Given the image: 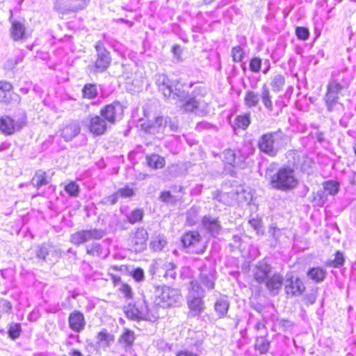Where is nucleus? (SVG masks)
<instances>
[{"label":"nucleus","instance_id":"nucleus-29","mask_svg":"<svg viewBox=\"0 0 356 356\" xmlns=\"http://www.w3.org/2000/svg\"><path fill=\"white\" fill-rule=\"evenodd\" d=\"M114 341V336L107 332L106 330H102L97 337V342L102 348H108Z\"/></svg>","mask_w":356,"mask_h":356},{"label":"nucleus","instance_id":"nucleus-42","mask_svg":"<svg viewBox=\"0 0 356 356\" xmlns=\"http://www.w3.org/2000/svg\"><path fill=\"white\" fill-rule=\"evenodd\" d=\"M245 56V51L242 45H236L232 49V57L234 62H241Z\"/></svg>","mask_w":356,"mask_h":356},{"label":"nucleus","instance_id":"nucleus-46","mask_svg":"<svg viewBox=\"0 0 356 356\" xmlns=\"http://www.w3.org/2000/svg\"><path fill=\"white\" fill-rule=\"evenodd\" d=\"M117 192L119 197L122 198H131L136 194L135 189L129 185H125L124 187L119 188Z\"/></svg>","mask_w":356,"mask_h":356},{"label":"nucleus","instance_id":"nucleus-35","mask_svg":"<svg viewBox=\"0 0 356 356\" xmlns=\"http://www.w3.org/2000/svg\"><path fill=\"white\" fill-rule=\"evenodd\" d=\"M327 200V193L323 190H318L312 194V203L314 206L323 207Z\"/></svg>","mask_w":356,"mask_h":356},{"label":"nucleus","instance_id":"nucleus-2","mask_svg":"<svg viewBox=\"0 0 356 356\" xmlns=\"http://www.w3.org/2000/svg\"><path fill=\"white\" fill-rule=\"evenodd\" d=\"M156 85L163 96L168 99H181L185 97L184 84L179 80H170L165 74H159L155 78Z\"/></svg>","mask_w":356,"mask_h":356},{"label":"nucleus","instance_id":"nucleus-41","mask_svg":"<svg viewBox=\"0 0 356 356\" xmlns=\"http://www.w3.org/2000/svg\"><path fill=\"white\" fill-rule=\"evenodd\" d=\"M250 124V113H245L236 117L235 120V125L243 130L246 129Z\"/></svg>","mask_w":356,"mask_h":356},{"label":"nucleus","instance_id":"nucleus-47","mask_svg":"<svg viewBox=\"0 0 356 356\" xmlns=\"http://www.w3.org/2000/svg\"><path fill=\"white\" fill-rule=\"evenodd\" d=\"M176 268H177V266L173 264V263H167L165 265V277L167 280H170L172 281H173L175 277H176V275H177V273H176Z\"/></svg>","mask_w":356,"mask_h":356},{"label":"nucleus","instance_id":"nucleus-50","mask_svg":"<svg viewBox=\"0 0 356 356\" xmlns=\"http://www.w3.org/2000/svg\"><path fill=\"white\" fill-rule=\"evenodd\" d=\"M21 331L22 329L19 323H12L8 328V335L11 339H15L19 337Z\"/></svg>","mask_w":356,"mask_h":356},{"label":"nucleus","instance_id":"nucleus-51","mask_svg":"<svg viewBox=\"0 0 356 356\" xmlns=\"http://www.w3.org/2000/svg\"><path fill=\"white\" fill-rule=\"evenodd\" d=\"M204 291L196 281L191 282V291L189 294H194L196 297L203 298Z\"/></svg>","mask_w":356,"mask_h":356},{"label":"nucleus","instance_id":"nucleus-19","mask_svg":"<svg viewBox=\"0 0 356 356\" xmlns=\"http://www.w3.org/2000/svg\"><path fill=\"white\" fill-rule=\"evenodd\" d=\"M81 127L79 122L72 121L65 124L60 130V136L65 141H71L80 133Z\"/></svg>","mask_w":356,"mask_h":356},{"label":"nucleus","instance_id":"nucleus-45","mask_svg":"<svg viewBox=\"0 0 356 356\" xmlns=\"http://www.w3.org/2000/svg\"><path fill=\"white\" fill-rule=\"evenodd\" d=\"M286 44L278 43L271 54V58L274 62L280 60L285 54Z\"/></svg>","mask_w":356,"mask_h":356},{"label":"nucleus","instance_id":"nucleus-17","mask_svg":"<svg viewBox=\"0 0 356 356\" xmlns=\"http://www.w3.org/2000/svg\"><path fill=\"white\" fill-rule=\"evenodd\" d=\"M284 278L280 273H275L270 275L264 283L271 296H277L283 285Z\"/></svg>","mask_w":356,"mask_h":356},{"label":"nucleus","instance_id":"nucleus-60","mask_svg":"<svg viewBox=\"0 0 356 356\" xmlns=\"http://www.w3.org/2000/svg\"><path fill=\"white\" fill-rule=\"evenodd\" d=\"M119 197H120L118 195V192L116 191L115 193L111 194V195L104 197L103 200V202L104 204H115L118 202Z\"/></svg>","mask_w":356,"mask_h":356},{"label":"nucleus","instance_id":"nucleus-37","mask_svg":"<svg viewBox=\"0 0 356 356\" xmlns=\"http://www.w3.org/2000/svg\"><path fill=\"white\" fill-rule=\"evenodd\" d=\"M83 97L92 99L97 96L98 92L95 84L87 83L82 88Z\"/></svg>","mask_w":356,"mask_h":356},{"label":"nucleus","instance_id":"nucleus-43","mask_svg":"<svg viewBox=\"0 0 356 356\" xmlns=\"http://www.w3.org/2000/svg\"><path fill=\"white\" fill-rule=\"evenodd\" d=\"M65 192L72 197H76L79 194V186L75 181H70L64 186Z\"/></svg>","mask_w":356,"mask_h":356},{"label":"nucleus","instance_id":"nucleus-14","mask_svg":"<svg viewBox=\"0 0 356 356\" xmlns=\"http://www.w3.org/2000/svg\"><path fill=\"white\" fill-rule=\"evenodd\" d=\"M168 123V118L157 116L154 120L142 122L140 127L146 133L156 134L163 132Z\"/></svg>","mask_w":356,"mask_h":356},{"label":"nucleus","instance_id":"nucleus-56","mask_svg":"<svg viewBox=\"0 0 356 356\" xmlns=\"http://www.w3.org/2000/svg\"><path fill=\"white\" fill-rule=\"evenodd\" d=\"M344 257L341 252H337L335 254V258L331 261L332 266L334 268H339L343 265Z\"/></svg>","mask_w":356,"mask_h":356},{"label":"nucleus","instance_id":"nucleus-24","mask_svg":"<svg viewBox=\"0 0 356 356\" xmlns=\"http://www.w3.org/2000/svg\"><path fill=\"white\" fill-rule=\"evenodd\" d=\"M135 339L134 332L129 329H125L119 337L118 342L127 352L131 348Z\"/></svg>","mask_w":356,"mask_h":356},{"label":"nucleus","instance_id":"nucleus-59","mask_svg":"<svg viewBox=\"0 0 356 356\" xmlns=\"http://www.w3.org/2000/svg\"><path fill=\"white\" fill-rule=\"evenodd\" d=\"M131 275L136 282H140L144 279V270L138 268L132 271Z\"/></svg>","mask_w":356,"mask_h":356},{"label":"nucleus","instance_id":"nucleus-34","mask_svg":"<svg viewBox=\"0 0 356 356\" xmlns=\"http://www.w3.org/2000/svg\"><path fill=\"white\" fill-rule=\"evenodd\" d=\"M259 95L252 91L248 90L245 92L244 97V104L248 108L256 107L259 104Z\"/></svg>","mask_w":356,"mask_h":356},{"label":"nucleus","instance_id":"nucleus-33","mask_svg":"<svg viewBox=\"0 0 356 356\" xmlns=\"http://www.w3.org/2000/svg\"><path fill=\"white\" fill-rule=\"evenodd\" d=\"M326 275V271L319 267L312 268L307 272L308 277L316 283L323 281Z\"/></svg>","mask_w":356,"mask_h":356},{"label":"nucleus","instance_id":"nucleus-8","mask_svg":"<svg viewBox=\"0 0 356 356\" xmlns=\"http://www.w3.org/2000/svg\"><path fill=\"white\" fill-rule=\"evenodd\" d=\"M106 234V232L102 229H81L70 235V241L75 245H80L91 240H99Z\"/></svg>","mask_w":356,"mask_h":356},{"label":"nucleus","instance_id":"nucleus-20","mask_svg":"<svg viewBox=\"0 0 356 356\" xmlns=\"http://www.w3.org/2000/svg\"><path fill=\"white\" fill-rule=\"evenodd\" d=\"M70 328L75 332H81L86 325L83 314L79 311L72 312L68 317Z\"/></svg>","mask_w":356,"mask_h":356},{"label":"nucleus","instance_id":"nucleus-57","mask_svg":"<svg viewBox=\"0 0 356 356\" xmlns=\"http://www.w3.org/2000/svg\"><path fill=\"white\" fill-rule=\"evenodd\" d=\"M249 224L259 233L262 227V221L259 218H252L249 220Z\"/></svg>","mask_w":356,"mask_h":356},{"label":"nucleus","instance_id":"nucleus-28","mask_svg":"<svg viewBox=\"0 0 356 356\" xmlns=\"http://www.w3.org/2000/svg\"><path fill=\"white\" fill-rule=\"evenodd\" d=\"M259 98H261L264 107L268 111H273V106L272 102V96L266 83L264 84L261 88V94L259 95Z\"/></svg>","mask_w":356,"mask_h":356},{"label":"nucleus","instance_id":"nucleus-38","mask_svg":"<svg viewBox=\"0 0 356 356\" xmlns=\"http://www.w3.org/2000/svg\"><path fill=\"white\" fill-rule=\"evenodd\" d=\"M167 241L163 236H156L150 243V248L155 252L161 251L166 245Z\"/></svg>","mask_w":356,"mask_h":356},{"label":"nucleus","instance_id":"nucleus-3","mask_svg":"<svg viewBox=\"0 0 356 356\" xmlns=\"http://www.w3.org/2000/svg\"><path fill=\"white\" fill-rule=\"evenodd\" d=\"M298 184L294 170L289 166L280 168L270 179L273 188L284 191L295 188Z\"/></svg>","mask_w":356,"mask_h":356},{"label":"nucleus","instance_id":"nucleus-32","mask_svg":"<svg viewBox=\"0 0 356 356\" xmlns=\"http://www.w3.org/2000/svg\"><path fill=\"white\" fill-rule=\"evenodd\" d=\"M147 162L150 168L154 169H161L165 166V159L159 154H152L147 156Z\"/></svg>","mask_w":356,"mask_h":356},{"label":"nucleus","instance_id":"nucleus-7","mask_svg":"<svg viewBox=\"0 0 356 356\" xmlns=\"http://www.w3.org/2000/svg\"><path fill=\"white\" fill-rule=\"evenodd\" d=\"M124 312L128 318L134 321H154L159 318L157 314L150 312L145 300L138 305L129 304L124 307Z\"/></svg>","mask_w":356,"mask_h":356},{"label":"nucleus","instance_id":"nucleus-15","mask_svg":"<svg viewBox=\"0 0 356 356\" xmlns=\"http://www.w3.org/2000/svg\"><path fill=\"white\" fill-rule=\"evenodd\" d=\"M106 120L100 115H89L88 117V127L90 133L95 136L104 134L108 127Z\"/></svg>","mask_w":356,"mask_h":356},{"label":"nucleus","instance_id":"nucleus-61","mask_svg":"<svg viewBox=\"0 0 356 356\" xmlns=\"http://www.w3.org/2000/svg\"><path fill=\"white\" fill-rule=\"evenodd\" d=\"M120 291L124 295L125 297L131 298L132 289L128 284H123L120 288Z\"/></svg>","mask_w":356,"mask_h":356},{"label":"nucleus","instance_id":"nucleus-48","mask_svg":"<svg viewBox=\"0 0 356 356\" xmlns=\"http://www.w3.org/2000/svg\"><path fill=\"white\" fill-rule=\"evenodd\" d=\"M143 217V211L139 209H134L127 216L128 221L131 224L140 221Z\"/></svg>","mask_w":356,"mask_h":356},{"label":"nucleus","instance_id":"nucleus-9","mask_svg":"<svg viewBox=\"0 0 356 356\" xmlns=\"http://www.w3.org/2000/svg\"><path fill=\"white\" fill-rule=\"evenodd\" d=\"M100 115L109 124H115L122 118L124 106L118 101L113 102L103 107L100 110Z\"/></svg>","mask_w":356,"mask_h":356},{"label":"nucleus","instance_id":"nucleus-16","mask_svg":"<svg viewBox=\"0 0 356 356\" xmlns=\"http://www.w3.org/2000/svg\"><path fill=\"white\" fill-rule=\"evenodd\" d=\"M179 101V108L185 113H197L198 108L201 106L200 99L195 97L193 93L188 95L185 91V97Z\"/></svg>","mask_w":356,"mask_h":356},{"label":"nucleus","instance_id":"nucleus-10","mask_svg":"<svg viewBox=\"0 0 356 356\" xmlns=\"http://www.w3.org/2000/svg\"><path fill=\"white\" fill-rule=\"evenodd\" d=\"M181 242L189 252L196 254H202L204 252L205 245L197 232L191 231L185 233L181 237Z\"/></svg>","mask_w":356,"mask_h":356},{"label":"nucleus","instance_id":"nucleus-63","mask_svg":"<svg viewBox=\"0 0 356 356\" xmlns=\"http://www.w3.org/2000/svg\"><path fill=\"white\" fill-rule=\"evenodd\" d=\"M177 356H197V355L188 350H181L177 353Z\"/></svg>","mask_w":356,"mask_h":356},{"label":"nucleus","instance_id":"nucleus-25","mask_svg":"<svg viewBox=\"0 0 356 356\" xmlns=\"http://www.w3.org/2000/svg\"><path fill=\"white\" fill-rule=\"evenodd\" d=\"M229 308V302L227 296H222L216 300L214 310L219 318L226 316Z\"/></svg>","mask_w":356,"mask_h":356},{"label":"nucleus","instance_id":"nucleus-26","mask_svg":"<svg viewBox=\"0 0 356 356\" xmlns=\"http://www.w3.org/2000/svg\"><path fill=\"white\" fill-rule=\"evenodd\" d=\"M51 179L47 176L46 172L41 170L36 171L31 179L32 185L37 189L50 183Z\"/></svg>","mask_w":356,"mask_h":356},{"label":"nucleus","instance_id":"nucleus-13","mask_svg":"<svg viewBox=\"0 0 356 356\" xmlns=\"http://www.w3.org/2000/svg\"><path fill=\"white\" fill-rule=\"evenodd\" d=\"M284 290L287 296H299L305 291V286L300 277L290 275L285 280Z\"/></svg>","mask_w":356,"mask_h":356},{"label":"nucleus","instance_id":"nucleus-52","mask_svg":"<svg viewBox=\"0 0 356 356\" xmlns=\"http://www.w3.org/2000/svg\"><path fill=\"white\" fill-rule=\"evenodd\" d=\"M262 60L260 58L254 56L250 60V70L252 72H259L261 70Z\"/></svg>","mask_w":356,"mask_h":356},{"label":"nucleus","instance_id":"nucleus-18","mask_svg":"<svg viewBox=\"0 0 356 356\" xmlns=\"http://www.w3.org/2000/svg\"><path fill=\"white\" fill-rule=\"evenodd\" d=\"M271 269V266L265 260L259 261L254 268L253 273L254 279L259 284L264 283V281L270 276Z\"/></svg>","mask_w":356,"mask_h":356},{"label":"nucleus","instance_id":"nucleus-62","mask_svg":"<svg viewBox=\"0 0 356 356\" xmlns=\"http://www.w3.org/2000/svg\"><path fill=\"white\" fill-rule=\"evenodd\" d=\"M225 155L227 156H229V159H228L227 163H229V164H232L235 161L234 154L233 153V151L231 149L227 150L225 152Z\"/></svg>","mask_w":356,"mask_h":356},{"label":"nucleus","instance_id":"nucleus-40","mask_svg":"<svg viewBox=\"0 0 356 356\" xmlns=\"http://www.w3.org/2000/svg\"><path fill=\"white\" fill-rule=\"evenodd\" d=\"M285 79L281 74L275 75L271 80L270 86L273 91L278 92L281 91L284 86Z\"/></svg>","mask_w":356,"mask_h":356},{"label":"nucleus","instance_id":"nucleus-36","mask_svg":"<svg viewBox=\"0 0 356 356\" xmlns=\"http://www.w3.org/2000/svg\"><path fill=\"white\" fill-rule=\"evenodd\" d=\"M323 191L330 195H335L339 191V184L337 181L329 180L323 183Z\"/></svg>","mask_w":356,"mask_h":356},{"label":"nucleus","instance_id":"nucleus-54","mask_svg":"<svg viewBox=\"0 0 356 356\" xmlns=\"http://www.w3.org/2000/svg\"><path fill=\"white\" fill-rule=\"evenodd\" d=\"M12 310V305L11 303L3 298L0 299V314L2 315L3 314H7L10 312Z\"/></svg>","mask_w":356,"mask_h":356},{"label":"nucleus","instance_id":"nucleus-44","mask_svg":"<svg viewBox=\"0 0 356 356\" xmlns=\"http://www.w3.org/2000/svg\"><path fill=\"white\" fill-rule=\"evenodd\" d=\"M254 346L256 350L264 354L268 350L269 342L266 338L260 337L257 338Z\"/></svg>","mask_w":356,"mask_h":356},{"label":"nucleus","instance_id":"nucleus-64","mask_svg":"<svg viewBox=\"0 0 356 356\" xmlns=\"http://www.w3.org/2000/svg\"><path fill=\"white\" fill-rule=\"evenodd\" d=\"M172 52H173L174 55L177 58H179L180 55H181V49L180 46H179V45L173 46V47H172Z\"/></svg>","mask_w":356,"mask_h":356},{"label":"nucleus","instance_id":"nucleus-39","mask_svg":"<svg viewBox=\"0 0 356 356\" xmlns=\"http://www.w3.org/2000/svg\"><path fill=\"white\" fill-rule=\"evenodd\" d=\"M199 209L191 207L186 213V222L189 226H193L199 221Z\"/></svg>","mask_w":356,"mask_h":356},{"label":"nucleus","instance_id":"nucleus-11","mask_svg":"<svg viewBox=\"0 0 356 356\" xmlns=\"http://www.w3.org/2000/svg\"><path fill=\"white\" fill-rule=\"evenodd\" d=\"M26 124L24 118H13L9 115L0 117V131L5 135L10 136L19 131Z\"/></svg>","mask_w":356,"mask_h":356},{"label":"nucleus","instance_id":"nucleus-12","mask_svg":"<svg viewBox=\"0 0 356 356\" xmlns=\"http://www.w3.org/2000/svg\"><path fill=\"white\" fill-rule=\"evenodd\" d=\"M148 233L144 228H138L131 235L129 239L130 250L135 252H141L147 247Z\"/></svg>","mask_w":356,"mask_h":356},{"label":"nucleus","instance_id":"nucleus-49","mask_svg":"<svg viewBox=\"0 0 356 356\" xmlns=\"http://www.w3.org/2000/svg\"><path fill=\"white\" fill-rule=\"evenodd\" d=\"M141 0H126L123 3L122 9L133 12L138 9L140 6Z\"/></svg>","mask_w":356,"mask_h":356},{"label":"nucleus","instance_id":"nucleus-27","mask_svg":"<svg viewBox=\"0 0 356 356\" xmlns=\"http://www.w3.org/2000/svg\"><path fill=\"white\" fill-rule=\"evenodd\" d=\"M13 86L7 81H0V102L8 104L11 100Z\"/></svg>","mask_w":356,"mask_h":356},{"label":"nucleus","instance_id":"nucleus-6","mask_svg":"<svg viewBox=\"0 0 356 356\" xmlns=\"http://www.w3.org/2000/svg\"><path fill=\"white\" fill-rule=\"evenodd\" d=\"M181 299V294L177 289L163 286L157 290L156 302L162 307L179 306Z\"/></svg>","mask_w":356,"mask_h":356},{"label":"nucleus","instance_id":"nucleus-53","mask_svg":"<svg viewBox=\"0 0 356 356\" xmlns=\"http://www.w3.org/2000/svg\"><path fill=\"white\" fill-rule=\"evenodd\" d=\"M296 34L298 39L306 40L309 36V31L306 27L298 26L296 29Z\"/></svg>","mask_w":356,"mask_h":356},{"label":"nucleus","instance_id":"nucleus-31","mask_svg":"<svg viewBox=\"0 0 356 356\" xmlns=\"http://www.w3.org/2000/svg\"><path fill=\"white\" fill-rule=\"evenodd\" d=\"M200 282L208 290L214 289L215 277L213 273L211 270L202 272L200 274Z\"/></svg>","mask_w":356,"mask_h":356},{"label":"nucleus","instance_id":"nucleus-1","mask_svg":"<svg viewBox=\"0 0 356 356\" xmlns=\"http://www.w3.org/2000/svg\"><path fill=\"white\" fill-rule=\"evenodd\" d=\"M351 76L346 70L336 72L332 74L331 78L327 85V91L324 100L327 111L332 112L339 103V95L343 90L347 89L351 82Z\"/></svg>","mask_w":356,"mask_h":356},{"label":"nucleus","instance_id":"nucleus-55","mask_svg":"<svg viewBox=\"0 0 356 356\" xmlns=\"http://www.w3.org/2000/svg\"><path fill=\"white\" fill-rule=\"evenodd\" d=\"M160 200L168 204H175L176 198L169 191H163L160 195Z\"/></svg>","mask_w":356,"mask_h":356},{"label":"nucleus","instance_id":"nucleus-58","mask_svg":"<svg viewBox=\"0 0 356 356\" xmlns=\"http://www.w3.org/2000/svg\"><path fill=\"white\" fill-rule=\"evenodd\" d=\"M49 254V248L45 245H42L40 246L36 252V255L39 259H41L42 260H44L46 257Z\"/></svg>","mask_w":356,"mask_h":356},{"label":"nucleus","instance_id":"nucleus-23","mask_svg":"<svg viewBox=\"0 0 356 356\" xmlns=\"http://www.w3.org/2000/svg\"><path fill=\"white\" fill-rule=\"evenodd\" d=\"M187 303L191 314L193 316H199L204 310V302L201 297H196L194 294H189Z\"/></svg>","mask_w":356,"mask_h":356},{"label":"nucleus","instance_id":"nucleus-4","mask_svg":"<svg viewBox=\"0 0 356 356\" xmlns=\"http://www.w3.org/2000/svg\"><path fill=\"white\" fill-rule=\"evenodd\" d=\"M284 134L281 130L263 134L259 139V149L270 156H275L281 149Z\"/></svg>","mask_w":356,"mask_h":356},{"label":"nucleus","instance_id":"nucleus-21","mask_svg":"<svg viewBox=\"0 0 356 356\" xmlns=\"http://www.w3.org/2000/svg\"><path fill=\"white\" fill-rule=\"evenodd\" d=\"M203 228L212 236H216L221 231V225L217 218L204 216L202 220Z\"/></svg>","mask_w":356,"mask_h":356},{"label":"nucleus","instance_id":"nucleus-30","mask_svg":"<svg viewBox=\"0 0 356 356\" xmlns=\"http://www.w3.org/2000/svg\"><path fill=\"white\" fill-rule=\"evenodd\" d=\"M24 34V25L18 21H12L11 35L13 40H19L23 39Z\"/></svg>","mask_w":356,"mask_h":356},{"label":"nucleus","instance_id":"nucleus-22","mask_svg":"<svg viewBox=\"0 0 356 356\" xmlns=\"http://www.w3.org/2000/svg\"><path fill=\"white\" fill-rule=\"evenodd\" d=\"M86 254L92 257L99 258H106L110 251L108 248H105L100 243L93 242L86 246Z\"/></svg>","mask_w":356,"mask_h":356},{"label":"nucleus","instance_id":"nucleus-5","mask_svg":"<svg viewBox=\"0 0 356 356\" xmlns=\"http://www.w3.org/2000/svg\"><path fill=\"white\" fill-rule=\"evenodd\" d=\"M96 51L95 60L88 65V70L93 73L106 71L111 63L110 52L106 49L102 41L99 40L95 45Z\"/></svg>","mask_w":356,"mask_h":356}]
</instances>
